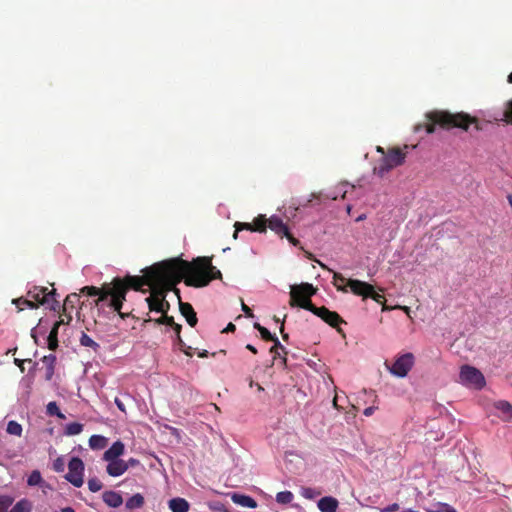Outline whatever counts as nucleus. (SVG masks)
<instances>
[{
	"label": "nucleus",
	"mask_w": 512,
	"mask_h": 512,
	"mask_svg": "<svg viewBox=\"0 0 512 512\" xmlns=\"http://www.w3.org/2000/svg\"><path fill=\"white\" fill-rule=\"evenodd\" d=\"M114 402L120 411L126 412L124 403L118 397L115 398Z\"/></svg>",
	"instance_id": "603ef678"
},
{
	"label": "nucleus",
	"mask_w": 512,
	"mask_h": 512,
	"mask_svg": "<svg viewBox=\"0 0 512 512\" xmlns=\"http://www.w3.org/2000/svg\"><path fill=\"white\" fill-rule=\"evenodd\" d=\"M459 377L462 384L476 389H481L485 385V378L481 371L470 365L461 367Z\"/></svg>",
	"instance_id": "0eeeda50"
},
{
	"label": "nucleus",
	"mask_w": 512,
	"mask_h": 512,
	"mask_svg": "<svg viewBox=\"0 0 512 512\" xmlns=\"http://www.w3.org/2000/svg\"><path fill=\"white\" fill-rule=\"evenodd\" d=\"M7 433L10 435L20 437L22 435L23 428L17 421L11 420L7 424Z\"/></svg>",
	"instance_id": "2f4dec72"
},
{
	"label": "nucleus",
	"mask_w": 512,
	"mask_h": 512,
	"mask_svg": "<svg viewBox=\"0 0 512 512\" xmlns=\"http://www.w3.org/2000/svg\"><path fill=\"white\" fill-rule=\"evenodd\" d=\"M234 227H235V231H234L233 237L235 239L237 238L239 231H242V230L254 231V229H253L254 226L252 223L236 222Z\"/></svg>",
	"instance_id": "4c0bfd02"
},
{
	"label": "nucleus",
	"mask_w": 512,
	"mask_h": 512,
	"mask_svg": "<svg viewBox=\"0 0 512 512\" xmlns=\"http://www.w3.org/2000/svg\"><path fill=\"white\" fill-rule=\"evenodd\" d=\"M368 298L373 299L378 304H382L383 305V307H382L383 311H386V310L390 309L388 306L384 305V300H385L384 296L382 294L377 293L374 288H373V292L369 293Z\"/></svg>",
	"instance_id": "a19ab883"
},
{
	"label": "nucleus",
	"mask_w": 512,
	"mask_h": 512,
	"mask_svg": "<svg viewBox=\"0 0 512 512\" xmlns=\"http://www.w3.org/2000/svg\"><path fill=\"white\" fill-rule=\"evenodd\" d=\"M375 409H376V408H375V407H373V406H371V407H367L366 409H364L363 414H364L365 416H371V415L374 413Z\"/></svg>",
	"instance_id": "5fc2aeb1"
},
{
	"label": "nucleus",
	"mask_w": 512,
	"mask_h": 512,
	"mask_svg": "<svg viewBox=\"0 0 512 512\" xmlns=\"http://www.w3.org/2000/svg\"><path fill=\"white\" fill-rule=\"evenodd\" d=\"M168 506L172 512H188L190 507L188 501L180 497L169 500Z\"/></svg>",
	"instance_id": "a211bd4d"
},
{
	"label": "nucleus",
	"mask_w": 512,
	"mask_h": 512,
	"mask_svg": "<svg viewBox=\"0 0 512 512\" xmlns=\"http://www.w3.org/2000/svg\"><path fill=\"white\" fill-rule=\"evenodd\" d=\"M125 463L128 464V468L129 467H134V466H137L139 464V460L134 459V458H130L128 461H125Z\"/></svg>",
	"instance_id": "864d4df0"
},
{
	"label": "nucleus",
	"mask_w": 512,
	"mask_h": 512,
	"mask_svg": "<svg viewBox=\"0 0 512 512\" xmlns=\"http://www.w3.org/2000/svg\"><path fill=\"white\" fill-rule=\"evenodd\" d=\"M254 328H255V329H257V330L259 331V333L261 334V337H262L265 341H271V340H273V337H274L275 335L271 334V332H270L267 328H265V327L261 326V325H260L259 323H257V322H256V323H254Z\"/></svg>",
	"instance_id": "e433bc0d"
},
{
	"label": "nucleus",
	"mask_w": 512,
	"mask_h": 512,
	"mask_svg": "<svg viewBox=\"0 0 512 512\" xmlns=\"http://www.w3.org/2000/svg\"><path fill=\"white\" fill-rule=\"evenodd\" d=\"M232 501L242 507L256 508L257 502L250 496L234 493L231 496Z\"/></svg>",
	"instance_id": "6ab92c4d"
},
{
	"label": "nucleus",
	"mask_w": 512,
	"mask_h": 512,
	"mask_svg": "<svg viewBox=\"0 0 512 512\" xmlns=\"http://www.w3.org/2000/svg\"><path fill=\"white\" fill-rule=\"evenodd\" d=\"M175 346H177L185 355L189 357L192 356V348L186 345L182 337H179L178 339L175 340Z\"/></svg>",
	"instance_id": "ea45409f"
},
{
	"label": "nucleus",
	"mask_w": 512,
	"mask_h": 512,
	"mask_svg": "<svg viewBox=\"0 0 512 512\" xmlns=\"http://www.w3.org/2000/svg\"><path fill=\"white\" fill-rule=\"evenodd\" d=\"M246 348H247L249 351H251L252 353H254V354H256V353H257V349H256L253 345H251V344H247V345H246Z\"/></svg>",
	"instance_id": "052dcab7"
},
{
	"label": "nucleus",
	"mask_w": 512,
	"mask_h": 512,
	"mask_svg": "<svg viewBox=\"0 0 512 512\" xmlns=\"http://www.w3.org/2000/svg\"><path fill=\"white\" fill-rule=\"evenodd\" d=\"M348 288L353 294L361 296L363 299L368 298L369 293L373 292V285L358 279H348L347 289Z\"/></svg>",
	"instance_id": "9b49d317"
},
{
	"label": "nucleus",
	"mask_w": 512,
	"mask_h": 512,
	"mask_svg": "<svg viewBox=\"0 0 512 512\" xmlns=\"http://www.w3.org/2000/svg\"><path fill=\"white\" fill-rule=\"evenodd\" d=\"M400 509V506L398 503H393L391 505H388L387 507L381 509L380 512H397Z\"/></svg>",
	"instance_id": "49530a36"
},
{
	"label": "nucleus",
	"mask_w": 512,
	"mask_h": 512,
	"mask_svg": "<svg viewBox=\"0 0 512 512\" xmlns=\"http://www.w3.org/2000/svg\"><path fill=\"white\" fill-rule=\"evenodd\" d=\"M13 499L9 496H0V512H7L12 505Z\"/></svg>",
	"instance_id": "37998d69"
},
{
	"label": "nucleus",
	"mask_w": 512,
	"mask_h": 512,
	"mask_svg": "<svg viewBox=\"0 0 512 512\" xmlns=\"http://www.w3.org/2000/svg\"><path fill=\"white\" fill-rule=\"evenodd\" d=\"M235 329L236 326L232 322H230L222 332H233L235 331Z\"/></svg>",
	"instance_id": "4d7b16f0"
},
{
	"label": "nucleus",
	"mask_w": 512,
	"mask_h": 512,
	"mask_svg": "<svg viewBox=\"0 0 512 512\" xmlns=\"http://www.w3.org/2000/svg\"><path fill=\"white\" fill-rule=\"evenodd\" d=\"M333 406H334L336 409H339L338 404H337V396H335V397H334V399H333Z\"/></svg>",
	"instance_id": "69168bd1"
},
{
	"label": "nucleus",
	"mask_w": 512,
	"mask_h": 512,
	"mask_svg": "<svg viewBox=\"0 0 512 512\" xmlns=\"http://www.w3.org/2000/svg\"><path fill=\"white\" fill-rule=\"evenodd\" d=\"M81 292L89 296H98L95 305L99 309L108 306L113 312H117L122 319L129 317L131 314L130 312L121 311L128 292L127 276L124 278L116 277L111 283H105L100 288L85 286L81 289Z\"/></svg>",
	"instance_id": "f03ea898"
},
{
	"label": "nucleus",
	"mask_w": 512,
	"mask_h": 512,
	"mask_svg": "<svg viewBox=\"0 0 512 512\" xmlns=\"http://www.w3.org/2000/svg\"><path fill=\"white\" fill-rule=\"evenodd\" d=\"M267 222L268 219H266L264 215H259L258 217H256L252 223L254 226V231L260 233L265 232L267 228Z\"/></svg>",
	"instance_id": "c85d7f7f"
},
{
	"label": "nucleus",
	"mask_w": 512,
	"mask_h": 512,
	"mask_svg": "<svg viewBox=\"0 0 512 512\" xmlns=\"http://www.w3.org/2000/svg\"><path fill=\"white\" fill-rule=\"evenodd\" d=\"M280 333L282 335L283 340H287L288 339V334L284 332V322L281 323Z\"/></svg>",
	"instance_id": "13d9d810"
},
{
	"label": "nucleus",
	"mask_w": 512,
	"mask_h": 512,
	"mask_svg": "<svg viewBox=\"0 0 512 512\" xmlns=\"http://www.w3.org/2000/svg\"><path fill=\"white\" fill-rule=\"evenodd\" d=\"M497 409L502 411L507 417L512 416V405L507 401H499L496 405Z\"/></svg>",
	"instance_id": "58836bf2"
},
{
	"label": "nucleus",
	"mask_w": 512,
	"mask_h": 512,
	"mask_svg": "<svg viewBox=\"0 0 512 512\" xmlns=\"http://www.w3.org/2000/svg\"><path fill=\"white\" fill-rule=\"evenodd\" d=\"M271 341L274 343V345L270 348V353H273V350H284V347L281 345L279 339L276 336H274L273 340Z\"/></svg>",
	"instance_id": "a18cd8bd"
},
{
	"label": "nucleus",
	"mask_w": 512,
	"mask_h": 512,
	"mask_svg": "<svg viewBox=\"0 0 512 512\" xmlns=\"http://www.w3.org/2000/svg\"><path fill=\"white\" fill-rule=\"evenodd\" d=\"M144 505V497L140 493L134 494L126 501V508L129 510L139 509Z\"/></svg>",
	"instance_id": "b1692460"
},
{
	"label": "nucleus",
	"mask_w": 512,
	"mask_h": 512,
	"mask_svg": "<svg viewBox=\"0 0 512 512\" xmlns=\"http://www.w3.org/2000/svg\"><path fill=\"white\" fill-rule=\"evenodd\" d=\"M157 324H165L168 326H172L174 324L173 316H168L167 314H163L161 317L155 320Z\"/></svg>",
	"instance_id": "c03bdc74"
},
{
	"label": "nucleus",
	"mask_w": 512,
	"mask_h": 512,
	"mask_svg": "<svg viewBox=\"0 0 512 512\" xmlns=\"http://www.w3.org/2000/svg\"><path fill=\"white\" fill-rule=\"evenodd\" d=\"M376 150H377V152H379V153H381V154H383L385 156L386 152H385L383 147L377 146Z\"/></svg>",
	"instance_id": "e2e57ef3"
},
{
	"label": "nucleus",
	"mask_w": 512,
	"mask_h": 512,
	"mask_svg": "<svg viewBox=\"0 0 512 512\" xmlns=\"http://www.w3.org/2000/svg\"><path fill=\"white\" fill-rule=\"evenodd\" d=\"M25 361H26V360H21V359H17V358H16V359H14V363H15V364L20 368V370H21L22 372L24 371V366H23V364H24V362H25Z\"/></svg>",
	"instance_id": "6e6d98bb"
},
{
	"label": "nucleus",
	"mask_w": 512,
	"mask_h": 512,
	"mask_svg": "<svg viewBox=\"0 0 512 512\" xmlns=\"http://www.w3.org/2000/svg\"><path fill=\"white\" fill-rule=\"evenodd\" d=\"M426 119V123L415 125L414 132L425 129L427 134H432L435 132L436 125L446 130L460 128L464 131H467L470 125H474L476 130H482L478 119L464 112L451 113L445 110H434L426 114Z\"/></svg>",
	"instance_id": "7ed1b4c3"
},
{
	"label": "nucleus",
	"mask_w": 512,
	"mask_h": 512,
	"mask_svg": "<svg viewBox=\"0 0 512 512\" xmlns=\"http://www.w3.org/2000/svg\"><path fill=\"white\" fill-rule=\"evenodd\" d=\"M406 152L399 147L389 148L380 160L378 166L374 168L379 176H384L391 169L402 165L405 162Z\"/></svg>",
	"instance_id": "39448f33"
},
{
	"label": "nucleus",
	"mask_w": 512,
	"mask_h": 512,
	"mask_svg": "<svg viewBox=\"0 0 512 512\" xmlns=\"http://www.w3.org/2000/svg\"><path fill=\"white\" fill-rule=\"evenodd\" d=\"M107 473L112 477L123 475L128 470V464L122 459L108 460Z\"/></svg>",
	"instance_id": "f8f14e48"
},
{
	"label": "nucleus",
	"mask_w": 512,
	"mask_h": 512,
	"mask_svg": "<svg viewBox=\"0 0 512 512\" xmlns=\"http://www.w3.org/2000/svg\"><path fill=\"white\" fill-rule=\"evenodd\" d=\"M500 120L512 125V99L504 104L503 117Z\"/></svg>",
	"instance_id": "72a5a7b5"
},
{
	"label": "nucleus",
	"mask_w": 512,
	"mask_h": 512,
	"mask_svg": "<svg viewBox=\"0 0 512 512\" xmlns=\"http://www.w3.org/2000/svg\"><path fill=\"white\" fill-rule=\"evenodd\" d=\"M508 82L512 83V73L508 76Z\"/></svg>",
	"instance_id": "774afa93"
},
{
	"label": "nucleus",
	"mask_w": 512,
	"mask_h": 512,
	"mask_svg": "<svg viewBox=\"0 0 512 512\" xmlns=\"http://www.w3.org/2000/svg\"><path fill=\"white\" fill-rule=\"evenodd\" d=\"M321 512H336L338 508V501L331 496L322 497L317 504Z\"/></svg>",
	"instance_id": "2eb2a0df"
},
{
	"label": "nucleus",
	"mask_w": 512,
	"mask_h": 512,
	"mask_svg": "<svg viewBox=\"0 0 512 512\" xmlns=\"http://www.w3.org/2000/svg\"><path fill=\"white\" fill-rule=\"evenodd\" d=\"M64 320V324H69L72 320V313L71 311H68L67 314H65L63 311H62V314L60 316V320Z\"/></svg>",
	"instance_id": "de8ad7c7"
},
{
	"label": "nucleus",
	"mask_w": 512,
	"mask_h": 512,
	"mask_svg": "<svg viewBox=\"0 0 512 512\" xmlns=\"http://www.w3.org/2000/svg\"><path fill=\"white\" fill-rule=\"evenodd\" d=\"M179 310H180L181 314L186 318L187 323L191 327H195L198 322V319H197L196 312H195L194 308L192 307V305L188 302L180 301L179 302Z\"/></svg>",
	"instance_id": "ddd939ff"
},
{
	"label": "nucleus",
	"mask_w": 512,
	"mask_h": 512,
	"mask_svg": "<svg viewBox=\"0 0 512 512\" xmlns=\"http://www.w3.org/2000/svg\"><path fill=\"white\" fill-rule=\"evenodd\" d=\"M84 463L78 457H72L68 463V472L65 479L73 486L79 488L83 485Z\"/></svg>",
	"instance_id": "1a4fd4ad"
},
{
	"label": "nucleus",
	"mask_w": 512,
	"mask_h": 512,
	"mask_svg": "<svg viewBox=\"0 0 512 512\" xmlns=\"http://www.w3.org/2000/svg\"><path fill=\"white\" fill-rule=\"evenodd\" d=\"M317 293V288L314 287L310 283H301L298 285H292L290 290V306L291 307H300L302 309L308 310L312 312L314 315L323 319L326 315L328 308L325 306L316 307L312 301L311 297Z\"/></svg>",
	"instance_id": "20e7f679"
},
{
	"label": "nucleus",
	"mask_w": 512,
	"mask_h": 512,
	"mask_svg": "<svg viewBox=\"0 0 512 512\" xmlns=\"http://www.w3.org/2000/svg\"><path fill=\"white\" fill-rule=\"evenodd\" d=\"M103 501L109 507L117 508L122 505V496L115 491H106L103 493Z\"/></svg>",
	"instance_id": "f3484780"
},
{
	"label": "nucleus",
	"mask_w": 512,
	"mask_h": 512,
	"mask_svg": "<svg viewBox=\"0 0 512 512\" xmlns=\"http://www.w3.org/2000/svg\"><path fill=\"white\" fill-rule=\"evenodd\" d=\"M54 512H75V510L72 507H65V508L60 509L59 511H54Z\"/></svg>",
	"instance_id": "bf43d9fd"
},
{
	"label": "nucleus",
	"mask_w": 512,
	"mask_h": 512,
	"mask_svg": "<svg viewBox=\"0 0 512 512\" xmlns=\"http://www.w3.org/2000/svg\"><path fill=\"white\" fill-rule=\"evenodd\" d=\"M33 504L30 500L24 498L19 500L9 512H32Z\"/></svg>",
	"instance_id": "393cba45"
},
{
	"label": "nucleus",
	"mask_w": 512,
	"mask_h": 512,
	"mask_svg": "<svg viewBox=\"0 0 512 512\" xmlns=\"http://www.w3.org/2000/svg\"><path fill=\"white\" fill-rule=\"evenodd\" d=\"M83 424L78 422H72L66 425L65 434L68 436L78 435L83 431Z\"/></svg>",
	"instance_id": "c756f323"
},
{
	"label": "nucleus",
	"mask_w": 512,
	"mask_h": 512,
	"mask_svg": "<svg viewBox=\"0 0 512 512\" xmlns=\"http://www.w3.org/2000/svg\"><path fill=\"white\" fill-rule=\"evenodd\" d=\"M80 301V295L77 293H71L67 295V297L64 300L62 309L65 314H67L68 311L73 312L75 305L78 304Z\"/></svg>",
	"instance_id": "4be33fe9"
},
{
	"label": "nucleus",
	"mask_w": 512,
	"mask_h": 512,
	"mask_svg": "<svg viewBox=\"0 0 512 512\" xmlns=\"http://www.w3.org/2000/svg\"><path fill=\"white\" fill-rule=\"evenodd\" d=\"M242 310L247 317H254L252 310L244 302H242Z\"/></svg>",
	"instance_id": "3c124183"
},
{
	"label": "nucleus",
	"mask_w": 512,
	"mask_h": 512,
	"mask_svg": "<svg viewBox=\"0 0 512 512\" xmlns=\"http://www.w3.org/2000/svg\"><path fill=\"white\" fill-rule=\"evenodd\" d=\"M332 283L338 291H341L344 293L348 292L347 281H346V278L342 274H340L338 272H334Z\"/></svg>",
	"instance_id": "a878e982"
},
{
	"label": "nucleus",
	"mask_w": 512,
	"mask_h": 512,
	"mask_svg": "<svg viewBox=\"0 0 512 512\" xmlns=\"http://www.w3.org/2000/svg\"><path fill=\"white\" fill-rule=\"evenodd\" d=\"M322 320L324 322H326L327 324H329L331 327L336 328L337 332L343 333V331L339 327V325L342 324V323H345V321L343 320V318L337 312L330 311L328 309L326 315L323 317Z\"/></svg>",
	"instance_id": "dca6fc26"
},
{
	"label": "nucleus",
	"mask_w": 512,
	"mask_h": 512,
	"mask_svg": "<svg viewBox=\"0 0 512 512\" xmlns=\"http://www.w3.org/2000/svg\"><path fill=\"white\" fill-rule=\"evenodd\" d=\"M143 276H127L129 289L145 292L143 286H149L151 294L146 301L151 311H163V305L170 308L166 300L168 291L184 280L187 286L205 287L214 279H222V273L212 265L211 258L198 257L192 262L181 258H172L156 263L143 270Z\"/></svg>",
	"instance_id": "f257e3e1"
},
{
	"label": "nucleus",
	"mask_w": 512,
	"mask_h": 512,
	"mask_svg": "<svg viewBox=\"0 0 512 512\" xmlns=\"http://www.w3.org/2000/svg\"><path fill=\"white\" fill-rule=\"evenodd\" d=\"M414 362V355L408 352L398 356L392 365H389L386 361L385 367L392 375L403 378L408 375L409 371L414 366Z\"/></svg>",
	"instance_id": "423d86ee"
},
{
	"label": "nucleus",
	"mask_w": 512,
	"mask_h": 512,
	"mask_svg": "<svg viewBox=\"0 0 512 512\" xmlns=\"http://www.w3.org/2000/svg\"><path fill=\"white\" fill-rule=\"evenodd\" d=\"M169 308H166V305H163V311H160L162 314H167Z\"/></svg>",
	"instance_id": "338daca9"
},
{
	"label": "nucleus",
	"mask_w": 512,
	"mask_h": 512,
	"mask_svg": "<svg viewBox=\"0 0 512 512\" xmlns=\"http://www.w3.org/2000/svg\"><path fill=\"white\" fill-rule=\"evenodd\" d=\"M79 342L82 346L90 347L94 351H97L100 345L95 342L91 337H89L86 333L82 332Z\"/></svg>",
	"instance_id": "473e14b6"
},
{
	"label": "nucleus",
	"mask_w": 512,
	"mask_h": 512,
	"mask_svg": "<svg viewBox=\"0 0 512 512\" xmlns=\"http://www.w3.org/2000/svg\"><path fill=\"white\" fill-rule=\"evenodd\" d=\"M294 499V495L290 491H281L276 494V501L279 504H289Z\"/></svg>",
	"instance_id": "f704fd0d"
},
{
	"label": "nucleus",
	"mask_w": 512,
	"mask_h": 512,
	"mask_svg": "<svg viewBox=\"0 0 512 512\" xmlns=\"http://www.w3.org/2000/svg\"><path fill=\"white\" fill-rule=\"evenodd\" d=\"M427 512H457L452 506L446 503H435L426 508Z\"/></svg>",
	"instance_id": "cd10ccee"
},
{
	"label": "nucleus",
	"mask_w": 512,
	"mask_h": 512,
	"mask_svg": "<svg viewBox=\"0 0 512 512\" xmlns=\"http://www.w3.org/2000/svg\"><path fill=\"white\" fill-rule=\"evenodd\" d=\"M397 308L402 309L407 315L410 314V308L407 306H398Z\"/></svg>",
	"instance_id": "680f3d73"
},
{
	"label": "nucleus",
	"mask_w": 512,
	"mask_h": 512,
	"mask_svg": "<svg viewBox=\"0 0 512 512\" xmlns=\"http://www.w3.org/2000/svg\"><path fill=\"white\" fill-rule=\"evenodd\" d=\"M53 467H54V470L57 471V472H60V471H63L64 469V464L63 462L61 461V459H57L54 464H53Z\"/></svg>",
	"instance_id": "09e8293b"
},
{
	"label": "nucleus",
	"mask_w": 512,
	"mask_h": 512,
	"mask_svg": "<svg viewBox=\"0 0 512 512\" xmlns=\"http://www.w3.org/2000/svg\"><path fill=\"white\" fill-rule=\"evenodd\" d=\"M62 324H64V320L63 319L57 321L53 325V327H52V329H51V331H50V333L48 335V338H47V340H48V348L50 350H52V351L56 350L57 347H58V329H59V326L62 325Z\"/></svg>",
	"instance_id": "aec40b11"
},
{
	"label": "nucleus",
	"mask_w": 512,
	"mask_h": 512,
	"mask_svg": "<svg viewBox=\"0 0 512 512\" xmlns=\"http://www.w3.org/2000/svg\"><path fill=\"white\" fill-rule=\"evenodd\" d=\"M12 303L16 306L18 311H22L26 307L27 308H31V309H34V308L38 307V305L35 304L32 300H28V299H25L23 297L13 299Z\"/></svg>",
	"instance_id": "bb28decb"
},
{
	"label": "nucleus",
	"mask_w": 512,
	"mask_h": 512,
	"mask_svg": "<svg viewBox=\"0 0 512 512\" xmlns=\"http://www.w3.org/2000/svg\"><path fill=\"white\" fill-rule=\"evenodd\" d=\"M108 444V439L102 435H92L89 438V446L93 450H102Z\"/></svg>",
	"instance_id": "5701e85b"
},
{
	"label": "nucleus",
	"mask_w": 512,
	"mask_h": 512,
	"mask_svg": "<svg viewBox=\"0 0 512 512\" xmlns=\"http://www.w3.org/2000/svg\"><path fill=\"white\" fill-rule=\"evenodd\" d=\"M88 488L91 492L95 493L102 489V482L98 478H90L88 480Z\"/></svg>",
	"instance_id": "79ce46f5"
},
{
	"label": "nucleus",
	"mask_w": 512,
	"mask_h": 512,
	"mask_svg": "<svg viewBox=\"0 0 512 512\" xmlns=\"http://www.w3.org/2000/svg\"><path fill=\"white\" fill-rule=\"evenodd\" d=\"M56 290L52 289L48 291L46 287H34L29 290L28 296L39 304H50L52 310H56L59 307V302L55 299Z\"/></svg>",
	"instance_id": "6e6552de"
},
{
	"label": "nucleus",
	"mask_w": 512,
	"mask_h": 512,
	"mask_svg": "<svg viewBox=\"0 0 512 512\" xmlns=\"http://www.w3.org/2000/svg\"><path fill=\"white\" fill-rule=\"evenodd\" d=\"M42 362L46 366L45 379L49 381L54 375L56 356L53 354L46 355L42 358Z\"/></svg>",
	"instance_id": "412c9836"
},
{
	"label": "nucleus",
	"mask_w": 512,
	"mask_h": 512,
	"mask_svg": "<svg viewBox=\"0 0 512 512\" xmlns=\"http://www.w3.org/2000/svg\"><path fill=\"white\" fill-rule=\"evenodd\" d=\"M46 412L49 416H56L59 419H65V415L60 411L55 401H51L47 404Z\"/></svg>",
	"instance_id": "7c9ffc66"
},
{
	"label": "nucleus",
	"mask_w": 512,
	"mask_h": 512,
	"mask_svg": "<svg viewBox=\"0 0 512 512\" xmlns=\"http://www.w3.org/2000/svg\"><path fill=\"white\" fill-rule=\"evenodd\" d=\"M267 226L279 235L281 238L286 237L287 240L293 245L298 246L300 244L299 240L296 239L289 231L287 225L283 222V220L278 216H271L268 219Z\"/></svg>",
	"instance_id": "9d476101"
},
{
	"label": "nucleus",
	"mask_w": 512,
	"mask_h": 512,
	"mask_svg": "<svg viewBox=\"0 0 512 512\" xmlns=\"http://www.w3.org/2000/svg\"><path fill=\"white\" fill-rule=\"evenodd\" d=\"M208 356V351L204 350L201 353H199V357L204 358Z\"/></svg>",
	"instance_id": "0e129e2a"
},
{
	"label": "nucleus",
	"mask_w": 512,
	"mask_h": 512,
	"mask_svg": "<svg viewBox=\"0 0 512 512\" xmlns=\"http://www.w3.org/2000/svg\"><path fill=\"white\" fill-rule=\"evenodd\" d=\"M124 451V444L120 440H118L114 442L112 446L104 452L103 460L108 461L119 459V457L124 454Z\"/></svg>",
	"instance_id": "4468645a"
},
{
	"label": "nucleus",
	"mask_w": 512,
	"mask_h": 512,
	"mask_svg": "<svg viewBox=\"0 0 512 512\" xmlns=\"http://www.w3.org/2000/svg\"><path fill=\"white\" fill-rule=\"evenodd\" d=\"M173 328V330L175 331V334H176V339H178L179 337H181L180 333H181V329H182V326L178 323H176L174 321V324H172L171 326Z\"/></svg>",
	"instance_id": "8fccbe9b"
},
{
	"label": "nucleus",
	"mask_w": 512,
	"mask_h": 512,
	"mask_svg": "<svg viewBox=\"0 0 512 512\" xmlns=\"http://www.w3.org/2000/svg\"><path fill=\"white\" fill-rule=\"evenodd\" d=\"M42 483H43V479H42L40 471L34 470L28 476L27 484L29 486H38V485H41Z\"/></svg>",
	"instance_id": "c9c22d12"
}]
</instances>
